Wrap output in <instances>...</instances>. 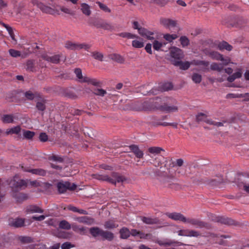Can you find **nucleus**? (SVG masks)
Masks as SVG:
<instances>
[{
	"label": "nucleus",
	"instance_id": "1",
	"mask_svg": "<svg viewBox=\"0 0 249 249\" xmlns=\"http://www.w3.org/2000/svg\"><path fill=\"white\" fill-rule=\"evenodd\" d=\"M155 175L160 178V181L165 187L175 190L179 188V185L173 181L175 179V177L169 175L167 172L162 170V167L155 171Z\"/></svg>",
	"mask_w": 249,
	"mask_h": 249
},
{
	"label": "nucleus",
	"instance_id": "2",
	"mask_svg": "<svg viewBox=\"0 0 249 249\" xmlns=\"http://www.w3.org/2000/svg\"><path fill=\"white\" fill-rule=\"evenodd\" d=\"M89 233L95 238L100 239L102 240L111 241L114 238V234L108 231H105L98 227H93L89 229Z\"/></svg>",
	"mask_w": 249,
	"mask_h": 249
},
{
	"label": "nucleus",
	"instance_id": "3",
	"mask_svg": "<svg viewBox=\"0 0 249 249\" xmlns=\"http://www.w3.org/2000/svg\"><path fill=\"white\" fill-rule=\"evenodd\" d=\"M27 185V183L26 180L21 179L18 177H15L9 182V187L12 191L15 193L25 188Z\"/></svg>",
	"mask_w": 249,
	"mask_h": 249
},
{
	"label": "nucleus",
	"instance_id": "4",
	"mask_svg": "<svg viewBox=\"0 0 249 249\" xmlns=\"http://www.w3.org/2000/svg\"><path fill=\"white\" fill-rule=\"evenodd\" d=\"M186 223L189 224L197 228H204L206 230H211L212 229V226L211 224L199 219L187 218Z\"/></svg>",
	"mask_w": 249,
	"mask_h": 249
},
{
	"label": "nucleus",
	"instance_id": "5",
	"mask_svg": "<svg viewBox=\"0 0 249 249\" xmlns=\"http://www.w3.org/2000/svg\"><path fill=\"white\" fill-rule=\"evenodd\" d=\"M77 185L75 183H71L68 181L59 182L57 184L58 191L60 194L64 193L67 190L73 191L76 189Z\"/></svg>",
	"mask_w": 249,
	"mask_h": 249
},
{
	"label": "nucleus",
	"instance_id": "6",
	"mask_svg": "<svg viewBox=\"0 0 249 249\" xmlns=\"http://www.w3.org/2000/svg\"><path fill=\"white\" fill-rule=\"evenodd\" d=\"M170 55L171 56L170 61L172 64L173 60L179 61L184 57L183 51L176 47H172L170 48Z\"/></svg>",
	"mask_w": 249,
	"mask_h": 249
},
{
	"label": "nucleus",
	"instance_id": "7",
	"mask_svg": "<svg viewBox=\"0 0 249 249\" xmlns=\"http://www.w3.org/2000/svg\"><path fill=\"white\" fill-rule=\"evenodd\" d=\"M215 178L204 179L200 180L201 183H205L212 186L218 185L224 182V179L221 175L217 176Z\"/></svg>",
	"mask_w": 249,
	"mask_h": 249
},
{
	"label": "nucleus",
	"instance_id": "8",
	"mask_svg": "<svg viewBox=\"0 0 249 249\" xmlns=\"http://www.w3.org/2000/svg\"><path fill=\"white\" fill-rule=\"evenodd\" d=\"M212 221L228 226L237 225V223L234 220L224 216H215L214 219H212Z\"/></svg>",
	"mask_w": 249,
	"mask_h": 249
},
{
	"label": "nucleus",
	"instance_id": "9",
	"mask_svg": "<svg viewBox=\"0 0 249 249\" xmlns=\"http://www.w3.org/2000/svg\"><path fill=\"white\" fill-rule=\"evenodd\" d=\"M32 3L34 5H36L44 13L50 14L53 13L54 10L52 8L44 5L43 3L38 1L37 0H32Z\"/></svg>",
	"mask_w": 249,
	"mask_h": 249
},
{
	"label": "nucleus",
	"instance_id": "10",
	"mask_svg": "<svg viewBox=\"0 0 249 249\" xmlns=\"http://www.w3.org/2000/svg\"><path fill=\"white\" fill-rule=\"evenodd\" d=\"M36 107L38 110L41 111V114L43 116L44 114L43 112L46 108L45 105L46 103V100L44 99L43 95L41 94L40 97L38 98L36 100Z\"/></svg>",
	"mask_w": 249,
	"mask_h": 249
},
{
	"label": "nucleus",
	"instance_id": "11",
	"mask_svg": "<svg viewBox=\"0 0 249 249\" xmlns=\"http://www.w3.org/2000/svg\"><path fill=\"white\" fill-rule=\"evenodd\" d=\"M41 57L44 60L50 62L53 64H58L60 62V59L63 57V55L62 54H59L52 56H49L47 54H42Z\"/></svg>",
	"mask_w": 249,
	"mask_h": 249
},
{
	"label": "nucleus",
	"instance_id": "12",
	"mask_svg": "<svg viewBox=\"0 0 249 249\" xmlns=\"http://www.w3.org/2000/svg\"><path fill=\"white\" fill-rule=\"evenodd\" d=\"M166 215L169 218L175 221H180L183 223H186L187 218L185 217L182 214L179 213H167Z\"/></svg>",
	"mask_w": 249,
	"mask_h": 249
},
{
	"label": "nucleus",
	"instance_id": "13",
	"mask_svg": "<svg viewBox=\"0 0 249 249\" xmlns=\"http://www.w3.org/2000/svg\"><path fill=\"white\" fill-rule=\"evenodd\" d=\"M160 22L164 27L168 29L175 27L177 24V21L176 20L166 18H160Z\"/></svg>",
	"mask_w": 249,
	"mask_h": 249
},
{
	"label": "nucleus",
	"instance_id": "14",
	"mask_svg": "<svg viewBox=\"0 0 249 249\" xmlns=\"http://www.w3.org/2000/svg\"><path fill=\"white\" fill-rule=\"evenodd\" d=\"M248 23V20L241 17H235L232 26L242 28L245 27Z\"/></svg>",
	"mask_w": 249,
	"mask_h": 249
},
{
	"label": "nucleus",
	"instance_id": "15",
	"mask_svg": "<svg viewBox=\"0 0 249 249\" xmlns=\"http://www.w3.org/2000/svg\"><path fill=\"white\" fill-rule=\"evenodd\" d=\"M41 93L37 91H33L29 90L23 93V95L26 99L28 100H36L38 98L40 97Z\"/></svg>",
	"mask_w": 249,
	"mask_h": 249
},
{
	"label": "nucleus",
	"instance_id": "16",
	"mask_svg": "<svg viewBox=\"0 0 249 249\" xmlns=\"http://www.w3.org/2000/svg\"><path fill=\"white\" fill-rule=\"evenodd\" d=\"M204 53L212 59L216 60H223V55L217 52L211 51L207 49L204 50Z\"/></svg>",
	"mask_w": 249,
	"mask_h": 249
},
{
	"label": "nucleus",
	"instance_id": "17",
	"mask_svg": "<svg viewBox=\"0 0 249 249\" xmlns=\"http://www.w3.org/2000/svg\"><path fill=\"white\" fill-rule=\"evenodd\" d=\"M172 64L177 67H179V68L183 70H186L189 68L191 64V62L188 61L183 62L181 60L179 61H176L173 60L172 61Z\"/></svg>",
	"mask_w": 249,
	"mask_h": 249
},
{
	"label": "nucleus",
	"instance_id": "18",
	"mask_svg": "<svg viewBox=\"0 0 249 249\" xmlns=\"http://www.w3.org/2000/svg\"><path fill=\"white\" fill-rule=\"evenodd\" d=\"M141 219L146 224L154 225L160 224V221L157 217L141 216Z\"/></svg>",
	"mask_w": 249,
	"mask_h": 249
},
{
	"label": "nucleus",
	"instance_id": "19",
	"mask_svg": "<svg viewBox=\"0 0 249 249\" xmlns=\"http://www.w3.org/2000/svg\"><path fill=\"white\" fill-rule=\"evenodd\" d=\"M129 148L137 158L142 159L143 158V153L137 145H130L129 146Z\"/></svg>",
	"mask_w": 249,
	"mask_h": 249
},
{
	"label": "nucleus",
	"instance_id": "20",
	"mask_svg": "<svg viewBox=\"0 0 249 249\" xmlns=\"http://www.w3.org/2000/svg\"><path fill=\"white\" fill-rule=\"evenodd\" d=\"M92 176L94 178H96L98 180L107 181L112 184L116 185V181L115 179L112 178L111 177H108L107 175H103L98 174H93Z\"/></svg>",
	"mask_w": 249,
	"mask_h": 249
},
{
	"label": "nucleus",
	"instance_id": "21",
	"mask_svg": "<svg viewBox=\"0 0 249 249\" xmlns=\"http://www.w3.org/2000/svg\"><path fill=\"white\" fill-rule=\"evenodd\" d=\"M138 32L141 36L143 37H146L149 40L154 39V37L151 36L154 35V33L149 31L144 28L140 27V29H138Z\"/></svg>",
	"mask_w": 249,
	"mask_h": 249
},
{
	"label": "nucleus",
	"instance_id": "22",
	"mask_svg": "<svg viewBox=\"0 0 249 249\" xmlns=\"http://www.w3.org/2000/svg\"><path fill=\"white\" fill-rule=\"evenodd\" d=\"M157 109L162 111L172 112L177 111L178 108L176 106H170L166 104H164L163 105L158 106Z\"/></svg>",
	"mask_w": 249,
	"mask_h": 249
},
{
	"label": "nucleus",
	"instance_id": "23",
	"mask_svg": "<svg viewBox=\"0 0 249 249\" xmlns=\"http://www.w3.org/2000/svg\"><path fill=\"white\" fill-rule=\"evenodd\" d=\"M235 182L239 187H241L243 185V190L249 194V184H246L242 181L241 174L238 175L237 178L235 179Z\"/></svg>",
	"mask_w": 249,
	"mask_h": 249
},
{
	"label": "nucleus",
	"instance_id": "24",
	"mask_svg": "<svg viewBox=\"0 0 249 249\" xmlns=\"http://www.w3.org/2000/svg\"><path fill=\"white\" fill-rule=\"evenodd\" d=\"M25 69L30 72H36V71L35 60L33 59L28 60L26 63Z\"/></svg>",
	"mask_w": 249,
	"mask_h": 249
},
{
	"label": "nucleus",
	"instance_id": "25",
	"mask_svg": "<svg viewBox=\"0 0 249 249\" xmlns=\"http://www.w3.org/2000/svg\"><path fill=\"white\" fill-rule=\"evenodd\" d=\"M24 220L22 218L13 219L9 222V225L15 228H19L24 226Z\"/></svg>",
	"mask_w": 249,
	"mask_h": 249
},
{
	"label": "nucleus",
	"instance_id": "26",
	"mask_svg": "<svg viewBox=\"0 0 249 249\" xmlns=\"http://www.w3.org/2000/svg\"><path fill=\"white\" fill-rule=\"evenodd\" d=\"M108 57L117 63L123 64L124 62V58L121 55L117 53H112L108 55Z\"/></svg>",
	"mask_w": 249,
	"mask_h": 249
},
{
	"label": "nucleus",
	"instance_id": "27",
	"mask_svg": "<svg viewBox=\"0 0 249 249\" xmlns=\"http://www.w3.org/2000/svg\"><path fill=\"white\" fill-rule=\"evenodd\" d=\"M84 81V83H88L98 87H101L102 85V83L100 81L95 79L90 78L88 77H85Z\"/></svg>",
	"mask_w": 249,
	"mask_h": 249
},
{
	"label": "nucleus",
	"instance_id": "28",
	"mask_svg": "<svg viewBox=\"0 0 249 249\" xmlns=\"http://www.w3.org/2000/svg\"><path fill=\"white\" fill-rule=\"evenodd\" d=\"M27 172L31 173L33 174H35L40 176H45L47 173V171L43 169L36 168L32 169L26 170Z\"/></svg>",
	"mask_w": 249,
	"mask_h": 249
},
{
	"label": "nucleus",
	"instance_id": "29",
	"mask_svg": "<svg viewBox=\"0 0 249 249\" xmlns=\"http://www.w3.org/2000/svg\"><path fill=\"white\" fill-rule=\"evenodd\" d=\"M120 233V238L122 239H127L131 235L130 231L125 227L122 228L119 231Z\"/></svg>",
	"mask_w": 249,
	"mask_h": 249
},
{
	"label": "nucleus",
	"instance_id": "30",
	"mask_svg": "<svg viewBox=\"0 0 249 249\" xmlns=\"http://www.w3.org/2000/svg\"><path fill=\"white\" fill-rule=\"evenodd\" d=\"M111 178L115 179L117 182H123L126 180V178L123 176L120 175L118 173L112 172L111 175Z\"/></svg>",
	"mask_w": 249,
	"mask_h": 249
},
{
	"label": "nucleus",
	"instance_id": "31",
	"mask_svg": "<svg viewBox=\"0 0 249 249\" xmlns=\"http://www.w3.org/2000/svg\"><path fill=\"white\" fill-rule=\"evenodd\" d=\"M218 49L221 51L225 49L228 51H231L232 49V47L228 42L223 41L218 44Z\"/></svg>",
	"mask_w": 249,
	"mask_h": 249
},
{
	"label": "nucleus",
	"instance_id": "32",
	"mask_svg": "<svg viewBox=\"0 0 249 249\" xmlns=\"http://www.w3.org/2000/svg\"><path fill=\"white\" fill-rule=\"evenodd\" d=\"M77 220L80 223H86L89 225L92 224L94 222L93 218L88 216H82L78 217L77 218Z\"/></svg>",
	"mask_w": 249,
	"mask_h": 249
},
{
	"label": "nucleus",
	"instance_id": "33",
	"mask_svg": "<svg viewBox=\"0 0 249 249\" xmlns=\"http://www.w3.org/2000/svg\"><path fill=\"white\" fill-rule=\"evenodd\" d=\"M167 43H162L158 41V40H154L153 43V48L156 51L160 50L162 51L166 52V50H164L163 49H162V48Z\"/></svg>",
	"mask_w": 249,
	"mask_h": 249
},
{
	"label": "nucleus",
	"instance_id": "34",
	"mask_svg": "<svg viewBox=\"0 0 249 249\" xmlns=\"http://www.w3.org/2000/svg\"><path fill=\"white\" fill-rule=\"evenodd\" d=\"M13 197L18 202H21L28 199L27 195L24 193L15 194L13 195Z\"/></svg>",
	"mask_w": 249,
	"mask_h": 249
},
{
	"label": "nucleus",
	"instance_id": "35",
	"mask_svg": "<svg viewBox=\"0 0 249 249\" xmlns=\"http://www.w3.org/2000/svg\"><path fill=\"white\" fill-rule=\"evenodd\" d=\"M1 120L5 124L12 123L14 122V116L12 114L3 115L1 117Z\"/></svg>",
	"mask_w": 249,
	"mask_h": 249
},
{
	"label": "nucleus",
	"instance_id": "36",
	"mask_svg": "<svg viewBox=\"0 0 249 249\" xmlns=\"http://www.w3.org/2000/svg\"><path fill=\"white\" fill-rule=\"evenodd\" d=\"M173 86L171 82H167L160 85L159 88L160 91H165L171 90L173 89Z\"/></svg>",
	"mask_w": 249,
	"mask_h": 249
},
{
	"label": "nucleus",
	"instance_id": "37",
	"mask_svg": "<svg viewBox=\"0 0 249 249\" xmlns=\"http://www.w3.org/2000/svg\"><path fill=\"white\" fill-rule=\"evenodd\" d=\"M81 10L82 13L86 16H89L91 14L89 6L85 3H83L81 4Z\"/></svg>",
	"mask_w": 249,
	"mask_h": 249
},
{
	"label": "nucleus",
	"instance_id": "38",
	"mask_svg": "<svg viewBox=\"0 0 249 249\" xmlns=\"http://www.w3.org/2000/svg\"><path fill=\"white\" fill-rule=\"evenodd\" d=\"M149 153L153 155H158L160 153L161 151H164V150L160 147H150L148 149Z\"/></svg>",
	"mask_w": 249,
	"mask_h": 249
},
{
	"label": "nucleus",
	"instance_id": "39",
	"mask_svg": "<svg viewBox=\"0 0 249 249\" xmlns=\"http://www.w3.org/2000/svg\"><path fill=\"white\" fill-rule=\"evenodd\" d=\"M27 211L28 212L34 213H42L43 212V210H42L39 207L36 205H31L27 208Z\"/></svg>",
	"mask_w": 249,
	"mask_h": 249
},
{
	"label": "nucleus",
	"instance_id": "40",
	"mask_svg": "<svg viewBox=\"0 0 249 249\" xmlns=\"http://www.w3.org/2000/svg\"><path fill=\"white\" fill-rule=\"evenodd\" d=\"M79 44L72 42L71 41H67L65 43V47L68 49L71 50H79Z\"/></svg>",
	"mask_w": 249,
	"mask_h": 249
},
{
	"label": "nucleus",
	"instance_id": "41",
	"mask_svg": "<svg viewBox=\"0 0 249 249\" xmlns=\"http://www.w3.org/2000/svg\"><path fill=\"white\" fill-rule=\"evenodd\" d=\"M74 73L78 79V81L81 83H84V80L86 76H83L81 69L76 68L74 70Z\"/></svg>",
	"mask_w": 249,
	"mask_h": 249
},
{
	"label": "nucleus",
	"instance_id": "42",
	"mask_svg": "<svg viewBox=\"0 0 249 249\" xmlns=\"http://www.w3.org/2000/svg\"><path fill=\"white\" fill-rule=\"evenodd\" d=\"M21 130V128L19 126H17L9 129H7L6 131V135L16 134H18Z\"/></svg>",
	"mask_w": 249,
	"mask_h": 249
},
{
	"label": "nucleus",
	"instance_id": "43",
	"mask_svg": "<svg viewBox=\"0 0 249 249\" xmlns=\"http://www.w3.org/2000/svg\"><path fill=\"white\" fill-rule=\"evenodd\" d=\"M118 36L124 37V38H127L128 39H132L134 38H139V36L132 34L130 33H127V32H124V33H121L117 35Z\"/></svg>",
	"mask_w": 249,
	"mask_h": 249
},
{
	"label": "nucleus",
	"instance_id": "44",
	"mask_svg": "<svg viewBox=\"0 0 249 249\" xmlns=\"http://www.w3.org/2000/svg\"><path fill=\"white\" fill-rule=\"evenodd\" d=\"M59 227L62 229L69 230L71 229V226L67 221L63 220L59 222Z\"/></svg>",
	"mask_w": 249,
	"mask_h": 249
},
{
	"label": "nucleus",
	"instance_id": "45",
	"mask_svg": "<svg viewBox=\"0 0 249 249\" xmlns=\"http://www.w3.org/2000/svg\"><path fill=\"white\" fill-rule=\"evenodd\" d=\"M71 228L73 231L79 232L80 234H84L85 233L86 229L84 227L79 226L76 224H72Z\"/></svg>",
	"mask_w": 249,
	"mask_h": 249
},
{
	"label": "nucleus",
	"instance_id": "46",
	"mask_svg": "<svg viewBox=\"0 0 249 249\" xmlns=\"http://www.w3.org/2000/svg\"><path fill=\"white\" fill-rule=\"evenodd\" d=\"M91 56L95 60L102 61L103 60L104 54L98 51H94L92 52Z\"/></svg>",
	"mask_w": 249,
	"mask_h": 249
},
{
	"label": "nucleus",
	"instance_id": "47",
	"mask_svg": "<svg viewBox=\"0 0 249 249\" xmlns=\"http://www.w3.org/2000/svg\"><path fill=\"white\" fill-rule=\"evenodd\" d=\"M210 69L213 71H216L218 72H221L223 71V67L222 66L221 64L214 62L211 64Z\"/></svg>",
	"mask_w": 249,
	"mask_h": 249
},
{
	"label": "nucleus",
	"instance_id": "48",
	"mask_svg": "<svg viewBox=\"0 0 249 249\" xmlns=\"http://www.w3.org/2000/svg\"><path fill=\"white\" fill-rule=\"evenodd\" d=\"M102 28L109 31H112L115 30L114 26L111 23L107 22L104 20L102 24Z\"/></svg>",
	"mask_w": 249,
	"mask_h": 249
},
{
	"label": "nucleus",
	"instance_id": "49",
	"mask_svg": "<svg viewBox=\"0 0 249 249\" xmlns=\"http://www.w3.org/2000/svg\"><path fill=\"white\" fill-rule=\"evenodd\" d=\"M104 227L107 229H112L118 227L117 225L112 220H108L105 222Z\"/></svg>",
	"mask_w": 249,
	"mask_h": 249
},
{
	"label": "nucleus",
	"instance_id": "50",
	"mask_svg": "<svg viewBox=\"0 0 249 249\" xmlns=\"http://www.w3.org/2000/svg\"><path fill=\"white\" fill-rule=\"evenodd\" d=\"M191 64L195 66L202 65L205 67H208L209 65L208 61L199 60H194L191 62Z\"/></svg>",
	"mask_w": 249,
	"mask_h": 249
},
{
	"label": "nucleus",
	"instance_id": "51",
	"mask_svg": "<svg viewBox=\"0 0 249 249\" xmlns=\"http://www.w3.org/2000/svg\"><path fill=\"white\" fill-rule=\"evenodd\" d=\"M35 135V133L30 130H23V136L24 137L28 140L32 139Z\"/></svg>",
	"mask_w": 249,
	"mask_h": 249
},
{
	"label": "nucleus",
	"instance_id": "52",
	"mask_svg": "<svg viewBox=\"0 0 249 249\" xmlns=\"http://www.w3.org/2000/svg\"><path fill=\"white\" fill-rule=\"evenodd\" d=\"M207 119V115L203 113H199L196 115V121L198 123L202 121L206 122Z\"/></svg>",
	"mask_w": 249,
	"mask_h": 249
},
{
	"label": "nucleus",
	"instance_id": "53",
	"mask_svg": "<svg viewBox=\"0 0 249 249\" xmlns=\"http://www.w3.org/2000/svg\"><path fill=\"white\" fill-rule=\"evenodd\" d=\"M192 79L195 83L198 84L202 80V76L197 73H194L192 76Z\"/></svg>",
	"mask_w": 249,
	"mask_h": 249
},
{
	"label": "nucleus",
	"instance_id": "54",
	"mask_svg": "<svg viewBox=\"0 0 249 249\" xmlns=\"http://www.w3.org/2000/svg\"><path fill=\"white\" fill-rule=\"evenodd\" d=\"M179 41L183 47L188 46L190 42L189 39L186 36H181Z\"/></svg>",
	"mask_w": 249,
	"mask_h": 249
},
{
	"label": "nucleus",
	"instance_id": "55",
	"mask_svg": "<svg viewBox=\"0 0 249 249\" xmlns=\"http://www.w3.org/2000/svg\"><path fill=\"white\" fill-rule=\"evenodd\" d=\"M19 240L22 243L27 244L33 242V239L29 236H20Z\"/></svg>",
	"mask_w": 249,
	"mask_h": 249
},
{
	"label": "nucleus",
	"instance_id": "56",
	"mask_svg": "<svg viewBox=\"0 0 249 249\" xmlns=\"http://www.w3.org/2000/svg\"><path fill=\"white\" fill-rule=\"evenodd\" d=\"M93 93L96 95L104 96L107 93V92L102 89H94Z\"/></svg>",
	"mask_w": 249,
	"mask_h": 249
},
{
	"label": "nucleus",
	"instance_id": "57",
	"mask_svg": "<svg viewBox=\"0 0 249 249\" xmlns=\"http://www.w3.org/2000/svg\"><path fill=\"white\" fill-rule=\"evenodd\" d=\"M178 36L176 34L170 35L168 34L164 35V38L169 42H172L173 40L177 38Z\"/></svg>",
	"mask_w": 249,
	"mask_h": 249
},
{
	"label": "nucleus",
	"instance_id": "58",
	"mask_svg": "<svg viewBox=\"0 0 249 249\" xmlns=\"http://www.w3.org/2000/svg\"><path fill=\"white\" fill-rule=\"evenodd\" d=\"M104 20L102 19H97L92 22L89 23L90 24L93 25L97 28H102Z\"/></svg>",
	"mask_w": 249,
	"mask_h": 249
},
{
	"label": "nucleus",
	"instance_id": "59",
	"mask_svg": "<svg viewBox=\"0 0 249 249\" xmlns=\"http://www.w3.org/2000/svg\"><path fill=\"white\" fill-rule=\"evenodd\" d=\"M64 94L65 97L70 98L76 99L77 98V96L76 95V94L72 91L69 90H66L64 92Z\"/></svg>",
	"mask_w": 249,
	"mask_h": 249
},
{
	"label": "nucleus",
	"instance_id": "60",
	"mask_svg": "<svg viewBox=\"0 0 249 249\" xmlns=\"http://www.w3.org/2000/svg\"><path fill=\"white\" fill-rule=\"evenodd\" d=\"M96 3L98 5L100 8L105 12L110 13V9L105 4L101 3L100 1H97Z\"/></svg>",
	"mask_w": 249,
	"mask_h": 249
},
{
	"label": "nucleus",
	"instance_id": "61",
	"mask_svg": "<svg viewBox=\"0 0 249 249\" xmlns=\"http://www.w3.org/2000/svg\"><path fill=\"white\" fill-rule=\"evenodd\" d=\"M49 160L59 162H63L64 161V159L61 157L55 155H53L50 157Z\"/></svg>",
	"mask_w": 249,
	"mask_h": 249
},
{
	"label": "nucleus",
	"instance_id": "62",
	"mask_svg": "<svg viewBox=\"0 0 249 249\" xmlns=\"http://www.w3.org/2000/svg\"><path fill=\"white\" fill-rule=\"evenodd\" d=\"M132 46L136 48H141L143 47L144 43L142 41L135 40L132 41Z\"/></svg>",
	"mask_w": 249,
	"mask_h": 249
},
{
	"label": "nucleus",
	"instance_id": "63",
	"mask_svg": "<svg viewBox=\"0 0 249 249\" xmlns=\"http://www.w3.org/2000/svg\"><path fill=\"white\" fill-rule=\"evenodd\" d=\"M200 235V233L196 231L188 230V236L197 237Z\"/></svg>",
	"mask_w": 249,
	"mask_h": 249
},
{
	"label": "nucleus",
	"instance_id": "64",
	"mask_svg": "<svg viewBox=\"0 0 249 249\" xmlns=\"http://www.w3.org/2000/svg\"><path fill=\"white\" fill-rule=\"evenodd\" d=\"M9 53L11 56L13 57H17L20 56L21 55L20 52L18 51L15 50L14 49H10Z\"/></svg>",
	"mask_w": 249,
	"mask_h": 249
}]
</instances>
